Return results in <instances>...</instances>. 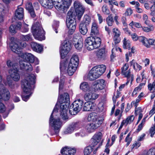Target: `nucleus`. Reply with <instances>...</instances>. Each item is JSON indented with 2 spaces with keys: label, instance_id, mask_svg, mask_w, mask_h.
Listing matches in <instances>:
<instances>
[{
  "label": "nucleus",
  "instance_id": "nucleus-32",
  "mask_svg": "<svg viewBox=\"0 0 155 155\" xmlns=\"http://www.w3.org/2000/svg\"><path fill=\"white\" fill-rule=\"evenodd\" d=\"M134 116L133 115H130L127 117L126 120H123L124 123H125V126H127L128 124H130L134 121Z\"/></svg>",
  "mask_w": 155,
  "mask_h": 155
},
{
  "label": "nucleus",
  "instance_id": "nucleus-46",
  "mask_svg": "<svg viewBox=\"0 0 155 155\" xmlns=\"http://www.w3.org/2000/svg\"><path fill=\"white\" fill-rule=\"evenodd\" d=\"M91 145L93 147H94L96 145H97L98 143L100 142H98L97 140H96L95 139L93 138V137H92V138L91 139Z\"/></svg>",
  "mask_w": 155,
  "mask_h": 155
},
{
  "label": "nucleus",
  "instance_id": "nucleus-50",
  "mask_svg": "<svg viewBox=\"0 0 155 155\" xmlns=\"http://www.w3.org/2000/svg\"><path fill=\"white\" fill-rule=\"evenodd\" d=\"M59 23L57 22H54L52 25L53 28L56 33H58L57 29L59 27Z\"/></svg>",
  "mask_w": 155,
  "mask_h": 155
},
{
  "label": "nucleus",
  "instance_id": "nucleus-58",
  "mask_svg": "<svg viewBox=\"0 0 155 155\" xmlns=\"http://www.w3.org/2000/svg\"><path fill=\"white\" fill-rule=\"evenodd\" d=\"M127 19L125 17L123 16L121 18V21L124 27H127V24L126 23Z\"/></svg>",
  "mask_w": 155,
  "mask_h": 155
},
{
  "label": "nucleus",
  "instance_id": "nucleus-26",
  "mask_svg": "<svg viewBox=\"0 0 155 155\" xmlns=\"http://www.w3.org/2000/svg\"><path fill=\"white\" fill-rule=\"evenodd\" d=\"M89 27L87 26L80 23L79 27L80 32L83 35H85L87 33Z\"/></svg>",
  "mask_w": 155,
  "mask_h": 155
},
{
  "label": "nucleus",
  "instance_id": "nucleus-27",
  "mask_svg": "<svg viewBox=\"0 0 155 155\" xmlns=\"http://www.w3.org/2000/svg\"><path fill=\"white\" fill-rule=\"evenodd\" d=\"M80 89L83 91L86 92L90 91V88L88 83L86 82H84L81 83L80 86Z\"/></svg>",
  "mask_w": 155,
  "mask_h": 155
},
{
  "label": "nucleus",
  "instance_id": "nucleus-62",
  "mask_svg": "<svg viewBox=\"0 0 155 155\" xmlns=\"http://www.w3.org/2000/svg\"><path fill=\"white\" fill-rule=\"evenodd\" d=\"M31 35L30 34H28L26 35L23 36V39L24 41H28L31 38Z\"/></svg>",
  "mask_w": 155,
  "mask_h": 155
},
{
  "label": "nucleus",
  "instance_id": "nucleus-36",
  "mask_svg": "<svg viewBox=\"0 0 155 155\" xmlns=\"http://www.w3.org/2000/svg\"><path fill=\"white\" fill-rule=\"evenodd\" d=\"M93 147L91 145L86 147L84 150V155H89L92 152Z\"/></svg>",
  "mask_w": 155,
  "mask_h": 155
},
{
  "label": "nucleus",
  "instance_id": "nucleus-21",
  "mask_svg": "<svg viewBox=\"0 0 155 155\" xmlns=\"http://www.w3.org/2000/svg\"><path fill=\"white\" fill-rule=\"evenodd\" d=\"M10 97V93L8 89L6 88L3 89L2 94H0V101L2 102V100L5 101H8Z\"/></svg>",
  "mask_w": 155,
  "mask_h": 155
},
{
  "label": "nucleus",
  "instance_id": "nucleus-29",
  "mask_svg": "<svg viewBox=\"0 0 155 155\" xmlns=\"http://www.w3.org/2000/svg\"><path fill=\"white\" fill-rule=\"evenodd\" d=\"M11 48L12 51L16 53H18L19 51V50L22 49L21 47L15 42L12 44Z\"/></svg>",
  "mask_w": 155,
  "mask_h": 155
},
{
  "label": "nucleus",
  "instance_id": "nucleus-30",
  "mask_svg": "<svg viewBox=\"0 0 155 155\" xmlns=\"http://www.w3.org/2000/svg\"><path fill=\"white\" fill-rule=\"evenodd\" d=\"M61 74H64V71H67L69 76L72 75L76 71L77 68H60Z\"/></svg>",
  "mask_w": 155,
  "mask_h": 155
},
{
  "label": "nucleus",
  "instance_id": "nucleus-41",
  "mask_svg": "<svg viewBox=\"0 0 155 155\" xmlns=\"http://www.w3.org/2000/svg\"><path fill=\"white\" fill-rule=\"evenodd\" d=\"M68 63V60L66 59V60L62 61L60 63V68H67V66Z\"/></svg>",
  "mask_w": 155,
  "mask_h": 155
},
{
  "label": "nucleus",
  "instance_id": "nucleus-9",
  "mask_svg": "<svg viewBox=\"0 0 155 155\" xmlns=\"http://www.w3.org/2000/svg\"><path fill=\"white\" fill-rule=\"evenodd\" d=\"M71 41L68 39L65 40L61 44L60 48V53L61 58L64 59L69 52L72 48Z\"/></svg>",
  "mask_w": 155,
  "mask_h": 155
},
{
  "label": "nucleus",
  "instance_id": "nucleus-33",
  "mask_svg": "<svg viewBox=\"0 0 155 155\" xmlns=\"http://www.w3.org/2000/svg\"><path fill=\"white\" fill-rule=\"evenodd\" d=\"M123 48L124 49H128L130 50V44L128 40L127 41V39L124 38L123 41Z\"/></svg>",
  "mask_w": 155,
  "mask_h": 155
},
{
  "label": "nucleus",
  "instance_id": "nucleus-64",
  "mask_svg": "<svg viewBox=\"0 0 155 155\" xmlns=\"http://www.w3.org/2000/svg\"><path fill=\"white\" fill-rule=\"evenodd\" d=\"M131 36L132 39L134 41H136L138 40V37L136 33H134L131 35Z\"/></svg>",
  "mask_w": 155,
  "mask_h": 155
},
{
  "label": "nucleus",
  "instance_id": "nucleus-1",
  "mask_svg": "<svg viewBox=\"0 0 155 155\" xmlns=\"http://www.w3.org/2000/svg\"><path fill=\"white\" fill-rule=\"evenodd\" d=\"M32 71V68H27L26 71L25 78L22 81L21 87L24 92L26 94H30L27 95H22V100L27 101L29 99L31 94L32 90L35 88V83L36 75L34 74H28L29 71Z\"/></svg>",
  "mask_w": 155,
  "mask_h": 155
},
{
  "label": "nucleus",
  "instance_id": "nucleus-6",
  "mask_svg": "<svg viewBox=\"0 0 155 155\" xmlns=\"http://www.w3.org/2000/svg\"><path fill=\"white\" fill-rule=\"evenodd\" d=\"M77 16L74 8L71 7L68 11L66 16V24L69 29L68 33L72 35L76 28Z\"/></svg>",
  "mask_w": 155,
  "mask_h": 155
},
{
  "label": "nucleus",
  "instance_id": "nucleus-22",
  "mask_svg": "<svg viewBox=\"0 0 155 155\" xmlns=\"http://www.w3.org/2000/svg\"><path fill=\"white\" fill-rule=\"evenodd\" d=\"M32 50L38 53L41 52L43 49L42 46L35 42H32L30 43Z\"/></svg>",
  "mask_w": 155,
  "mask_h": 155
},
{
  "label": "nucleus",
  "instance_id": "nucleus-10",
  "mask_svg": "<svg viewBox=\"0 0 155 155\" xmlns=\"http://www.w3.org/2000/svg\"><path fill=\"white\" fill-rule=\"evenodd\" d=\"M106 68H91L87 75L90 81H94L99 78L105 71Z\"/></svg>",
  "mask_w": 155,
  "mask_h": 155
},
{
  "label": "nucleus",
  "instance_id": "nucleus-4",
  "mask_svg": "<svg viewBox=\"0 0 155 155\" xmlns=\"http://www.w3.org/2000/svg\"><path fill=\"white\" fill-rule=\"evenodd\" d=\"M60 105V114L62 118L64 120H67L68 119L67 116V112L69 108L68 101L69 97L68 94L65 93L61 96L59 99Z\"/></svg>",
  "mask_w": 155,
  "mask_h": 155
},
{
  "label": "nucleus",
  "instance_id": "nucleus-23",
  "mask_svg": "<svg viewBox=\"0 0 155 155\" xmlns=\"http://www.w3.org/2000/svg\"><path fill=\"white\" fill-rule=\"evenodd\" d=\"M15 16L16 19L22 20L24 16V9L20 7L17 8L15 11Z\"/></svg>",
  "mask_w": 155,
  "mask_h": 155
},
{
  "label": "nucleus",
  "instance_id": "nucleus-44",
  "mask_svg": "<svg viewBox=\"0 0 155 155\" xmlns=\"http://www.w3.org/2000/svg\"><path fill=\"white\" fill-rule=\"evenodd\" d=\"M74 130L71 125L66 129V130L64 132V133L65 134H71L73 132Z\"/></svg>",
  "mask_w": 155,
  "mask_h": 155
},
{
  "label": "nucleus",
  "instance_id": "nucleus-35",
  "mask_svg": "<svg viewBox=\"0 0 155 155\" xmlns=\"http://www.w3.org/2000/svg\"><path fill=\"white\" fill-rule=\"evenodd\" d=\"M79 62L75 61H71L70 60L67 68H77Z\"/></svg>",
  "mask_w": 155,
  "mask_h": 155
},
{
  "label": "nucleus",
  "instance_id": "nucleus-49",
  "mask_svg": "<svg viewBox=\"0 0 155 155\" xmlns=\"http://www.w3.org/2000/svg\"><path fill=\"white\" fill-rule=\"evenodd\" d=\"M146 82V80H145L144 81H143V82L140 83L138 87H136L137 88V90H138V91H140L141 90L142 88L145 85Z\"/></svg>",
  "mask_w": 155,
  "mask_h": 155
},
{
  "label": "nucleus",
  "instance_id": "nucleus-19",
  "mask_svg": "<svg viewBox=\"0 0 155 155\" xmlns=\"http://www.w3.org/2000/svg\"><path fill=\"white\" fill-rule=\"evenodd\" d=\"M11 77L15 81H18L20 78L17 68H11L9 71Z\"/></svg>",
  "mask_w": 155,
  "mask_h": 155
},
{
  "label": "nucleus",
  "instance_id": "nucleus-8",
  "mask_svg": "<svg viewBox=\"0 0 155 155\" xmlns=\"http://www.w3.org/2000/svg\"><path fill=\"white\" fill-rule=\"evenodd\" d=\"M58 10L65 13L71 4L72 0H50Z\"/></svg>",
  "mask_w": 155,
  "mask_h": 155
},
{
  "label": "nucleus",
  "instance_id": "nucleus-12",
  "mask_svg": "<svg viewBox=\"0 0 155 155\" xmlns=\"http://www.w3.org/2000/svg\"><path fill=\"white\" fill-rule=\"evenodd\" d=\"M83 101L80 99L75 101L69 107V112L72 115L76 114L82 107Z\"/></svg>",
  "mask_w": 155,
  "mask_h": 155
},
{
  "label": "nucleus",
  "instance_id": "nucleus-34",
  "mask_svg": "<svg viewBox=\"0 0 155 155\" xmlns=\"http://www.w3.org/2000/svg\"><path fill=\"white\" fill-rule=\"evenodd\" d=\"M106 21L107 24L109 26H111L112 25L114 21L112 14H110L108 15L106 18Z\"/></svg>",
  "mask_w": 155,
  "mask_h": 155
},
{
  "label": "nucleus",
  "instance_id": "nucleus-55",
  "mask_svg": "<svg viewBox=\"0 0 155 155\" xmlns=\"http://www.w3.org/2000/svg\"><path fill=\"white\" fill-rule=\"evenodd\" d=\"M95 114L94 113V114L93 116V119H92V121L93 122V123H97L99 120H98V116L96 115H95Z\"/></svg>",
  "mask_w": 155,
  "mask_h": 155
},
{
  "label": "nucleus",
  "instance_id": "nucleus-17",
  "mask_svg": "<svg viewBox=\"0 0 155 155\" xmlns=\"http://www.w3.org/2000/svg\"><path fill=\"white\" fill-rule=\"evenodd\" d=\"M91 91H88V93H86L84 95V99L87 101H92L97 99L98 97V95L93 92L92 89Z\"/></svg>",
  "mask_w": 155,
  "mask_h": 155
},
{
  "label": "nucleus",
  "instance_id": "nucleus-59",
  "mask_svg": "<svg viewBox=\"0 0 155 155\" xmlns=\"http://www.w3.org/2000/svg\"><path fill=\"white\" fill-rule=\"evenodd\" d=\"M114 41L115 44H116L119 43L120 41V37L114 36Z\"/></svg>",
  "mask_w": 155,
  "mask_h": 155
},
{
  "label": "nucleus",
  "instance_id": "nucleus-53",
  "mask_svg": "<svg viewBox=\"0 0 155 155\" xmlns=\"http://www.w3.org/2000/svg\"><path fill=\"white\" fill-rule=\"evenodd\" d=\"M135 106L136 108L135 109V115L137 116L138 114L141 113H140L142 112V109L140 107L137 108V106L136 104H135Z\"/></svg>",
  "mask_w": 155,
  "mask_h": 155
},
{
  "label": "nucleus",
  "instance_id": "nucleus-56",
  "mask_svg": "<svg viewBox=\"0 0 155 155\" xmlns=\"http://www.w3.org/2000/svg\"><path fill=\"white\" fill-rule=\"evenodd\" d=\"M28 12L30 14L31 17L32 18H34L36 16L34 9Z\"/></svg>",
  "mask_w": 155,
  "mask_h": 155
},
{
  "label": "nucleus",
  "instance_id": "nucleus-25",
  "mask_svg": "<svg viewBox=\"0 0 155 155\" xmlns=\"http://www.w3.org/2000/svg\"><path fill=\"white\" fill-rule=\"evenodd\" d=\"M94 107V104L91 102H86L84 104V110L85 111H91Z\"/></svg>",
  "mask_w": 155,
  "mask_h": 155
},
{
  "label": "nucleus",
  "instance_id": "nucleus-13",
  "mask_svg": "<svg viewBox=\"0 0 155 155\" xmlns=\"http://www.w3.org/2000/svg\"><path fill=\"white\" fill-rule=\"evenodd\" d=\"M74 9L75 12L78 19L80 20L85 11V8L78 1H75L74 3Z\"/></svg>",
  "mask_w": 155,
  "mask_h": 155
},
{
  "label": "nucleus",
  "instance_id": "nucleus-11",
  "mask_svg": "<svg viewBox=\"0 0 155 155\" xmlns=\"http://www.w3.org/2000/svg\"><path fill=\"white\" fill-rule=\"evenodd\" d=\"M22 24L21 22H18L15 24H12L11 25L9 28L10 32L16 33L18 30H21L23 32H26L28 31V25L25 23L21 27Z\"/></svg>",
  "mask_w": 155,
  "mask_h": 155
},
{
  "label": "nucleus",
  "instance_id": "nucleus-2",
  "mask_svg": "<svg viewBox=\"0 0 155 155\" xmlns=\"http://www.w3.org/2000/svg\"><path fill=\"white\" fill-rule=\"evenodd\" d=\"M99 34L98 26L95 22L92 23L91 32V36L88 37L85 41V46L89 51H91L99 47L101 44V38L96 36Z\"/></svg>",
  "mask_w": 155,
  "mask_h": 155
},
{
  "label": "nucleus",
  "instance_id": "nucleus-3",
  "mask_svg": "<svg viewBox=\"0 0 155 155\" xmlns=\"http://www.w3.org/2000/svg\"><path fill=\"white\" fill-rule=\"evenodd\" d=\"M22 58L24 61L20 60L19 62L11 61L8 60L7 61V64L9 67L12 68H27L28 66H32L33 62L34 61L35 57L34 55L31 53H23Z\"/></svg>",
  "mask_w": 155,
  "mask_h": 155
},
{
  "label": "nucleus",
  "instance_id": "nucleus-48",
  "mask_svg": "<svg viewBox=\"0 0 155 155\" xmlns=\"http://www.w3.org/2000/svg\"><path fill=\"white\" fill-rule=\"evenodd\" d=\"M113 33L115 34L114 36L120 37V33L118 29L117 28H114L113 29Z\"/></svg>",
  "mask_w": 155,
  "mask_h": 155
},
{
  "label": "nucleus",
  "instance_id": "nucleus-7",
  "mask_svg": "<svg viewBox=\"0 0 155 155\" xmlns=\"http://www.w3.org/2000/svg\"><path fill=\"white\" fill-rule=\"evenodd\" d=\"M31 29L35 39L39 41H42L45 39V31L39 21L34 23L32 26Z\"/></svg>",
  "mask_w": 155,
  "mask_h": 155
},
{
  "label": "nucleus",
  "instance_id": "nucleus-45",
  "mask_svg": "<svg viewBox=\"0 0 155 155\" xmlns=\"http://www.w3.org/2000/svg\"><path fill=\"white\" fill-rule=\"evenodd\" d=\"M150 134V136L151 137H153L155 134V125L154 124L153 126L149 130Z\"/></svg>",
  "mask_w": 155,
  "mask_h": 155
},
{
  "label": "nucleus",
  "instance_id": "nucleus-61",
  "mask_svg": "<svg viewBox=\"0 0 155 155\" xmlns=\"http://www.w3.org/2000/svg\"><path fill=\"white\" fill-rule=\"evenodd\" d=\"M70 60H71V61H75L79 62V60L78 55H73L72 57L71 58Z\"/></svg>",
  "mask_w": 155,
  "mask_h": 155
},
{
  "label": "nucleus",
  "instance_id": "nucleus-51",
  "mask_svg": "<svg viewBox=\"0 0 155 155\" xmlns=\"http://www.w3.org/2000/svg\"><path fill=\"white\" fill-rule=\"evenodd\" d=\"M147 155H155V148L150 149L147 152Z\"/></svg>",
  "mask_w": 155,
  "mask_h": 155
},
{
  "label": "nucleus",
  "instance_id": "nucleus-47",
  "mask_svg": "<svg viewBox=\"0 0 155 155\" xmlns=\"http://www.w3.org/2000/svg\"><path fill=\"white\" fill-rule=\"evenodd\" d=\"M140 145L141 143L140 142H136L132 145L131 148V149H137L140 146Z\"/></svg>",
  "mask_w": 155,
  "mask_h": 155
},
{
  "label": "nucleus",
  "instance_id": "nucleus-52",
  "mask_svg": "<svg viewBox=\"0 0 155 155\" xmlns=\"http://www.w3.org/2000/svg\"><path fill=\"white\" fill-rule=\"evenodd\" d=\"M6 110V108L4 105L0 101V113H3Z\"/></svg>",
  "mask_w": 155,
  "mask_h": 155
},
{
  "label": "nucleus",
  "instance_id": "nucleus-5",
  "mask_svg": "<svg viewBox=\"0 0 155 155\" xmlns=\"http://www.w3.org/2000/svg\"><path fill=\"white\" fill-rule=\"evenodd\" d=\"M58 107H59V105L57 104L53 110L49 120L50 125L53 128L54 131V132H52L51 130H49V132L51 135L58 134L62 125L60 119L55 116L54 117L53 115L55 112L58 111Z\"/></svg>",
  "mask_w": 155,
  "mask_h": 155
},
{
  "label": "nucleus",
  "instance_id": "nucleus-54",
  "mask_svg": "<svg viewBox=\"0 0 155 155\" xmlns=\"http://www.w3.org/2000/svg\"><path fill=\"white\" fill-rule=\"evenodd\" d=\"M153 39H150L148 40L147 38L146 40V45H147L149 46V47H150V45H153Z\"/></svg>",
  "mask_w": 155,
  "mask_h": 155
},
{
  "label": "nucleus",
  "instance_id": "nucleus-31",
  "mask_svg": "<svg viewBox=\"0 0 155 155\" xmlns=\"http://www.w3.org/2000/svg\"><path fill=\"white\" fill-rule=\"evenodd\" d=\"M74 44L75 48L77 49L80 51L81 50L83 46V42L81 39L80 40H78L76 43H74Z\"/></svg>",
  "mask_w": 155,
  "mask_h": 155
},
{
  "label": "nucleus",
  "instance_id": "nucleus-15",
  "mask_svg": "<svg viewBox=\"0 0 155 155\" xmlns=\"http://www.w3.org/2000/svg\"><path fill=\"white\" fill-rule=\"evenodd\" d=\"M105 81L103 79H99L95 81L92 89L94 91L96 92L98 90H101L104 89L105 85Z\"/></svg>",
  "mask_w": 155,
  "mask_h": 155
},
{
  "label": "nucleus",
  "instance_id": "nucleus-63",
  "mask_svg": "<svg viewBox=\"0 0 155 155\" xmlns=\"http://www.w3.org/2000/svg\"><path fill=\"white\" fill-rule=\"evenodd\" d=\"M155 113V105L153 106L152 109L150 111L149 114L150 115L151 117Z\"/></svg>",
  "mask_w": 155,
  "mask_h": 155
},
{
  "label": "nucleus",
  "instance_id": "nucleus-24",
  "mask_svg": "<svg viewBox=\"0 0 155 155\" xmlns=\"http://www.w3.org/2000/svg\"><path fill=\"white\" fill-rule=\"evenodd\" d=\"M39 3L45 8L51 9L53 8V4L51 3L50 0H38Z\"/></svg>",
  "mask_w": 155,
  "mask_h": 155
},
{
  "label": "nucleus",
  "instance_id": "nucleus-60",
  "mask_svg": "<svg viewBox=\"0 0 155 155\" xmlns=\"http://www.w3.org/2000/svg\"><path fill=\"white\" fill-rule=\"evenodd\" d=\"M133 13V11L131 9L129 8H127L126 10V12H125V14L126 15L127 14V16L131 15Z\"/></svg>",
  "mask_w": 155,
  "mask_h": 155
},
{
  "label": "nucleus",
  "instance_id": "nucleus-37",
  "mask_svg": "<svg viewBox=\"0 0 155 155\" xmlns=\"http://www.w3.org/2000/svg\"><path fill=\"white\" fill-rule=\"evenodd\" d=\"M102 137V134L100 132L96 133L93 137V138L100 142Z\"/></svg>",
  "mask_w": 155,
  "mask_h": 155
},
{
  "label": "nucleus",
  "instance_id": "nucleus-38",
  "mask_svg": "<svg viewBox=\"0 0 155 155\" xmlns=\"http://www.w3.org/2000/svg\"><path fill=\"white\" fill-rule=\"evenodd\" d=\"M102 11L103 13L104 14L108 15L110 14V10L108 9L106 5H103L102 8Z\"/></svg>",
  "mask_w": 155,
  "mask_h": 155
},
{
  "label": "nucleus",
  "instance_id": "nucleus-28",
  "mask_svg": "<svg viewBox=\"0 0 155 155\" xmlns=\"http://www.w3.org/2000/svg\"><path fill=\"white\" fill-rule=\"evenodd\" d=\"M91 18L87 15L84 16L83 20L80 23L86 25L89 27V25L91 22Z\"/></svg>",
  "mask_w": 155,
  "mask_h": 155
},
{
  "label": "nucleus",
  "instance_id": "nucleus-39",
  "mask_svg": "<svg viewBox=\"0 0 155 155\" xmlns=\"http://www.w3.org/2000/svg\"><path fill=\"white\" fill-rule=\"evenodd\" d=\"M138 40L139 41L142 42L143 43V44L145 46L149 48V46L147 45H146V40L147 38L145 37L142 36L138 37Z\"/></svg>",
  "mask_w": 155,
  "mask_h": 155
},
{
  "label": "nucleus",
  "instance_id": "nucleus-40",
  "mask_svg": "<svg viewBox=\"0 0 155 155\" xmlns=\"http://www.w3.org/2000/svg\"><path fill=\"white\" fill-rule=\"evenodd\" d=\"M71 125L74 130H78L81 126V123L79 122L73 123Z\"/></svg>",
  "mask_w": 155,
  "mask_h": 155
},
{
  "label": "nucleus",
  "instance_id": "nucleus-16",
  "mask_svg": "<svg viewBox=\"0 0 155 155\" xmlns=\"http://www.w3.org/2000/svg\"><path fill=\"white\" fill-rule=\"evenodd\" d=\"M130 69L129 68H122L121 74L124 75L125 77L127 78V81L126 83V85H127L129 82H130L131 84L134 79V75L130 74Z\"/></svg>",
  "mask_w": 155,
  "mask_h": 155
},
{
  "label": "nucleus",
  "instance_id": "nucleus-20",
  "mask_svg": "<svg viewBox=\"0 0 155 155\" xmlns=\"http://www.w3.org/2000/svg\"><path fill=\"white\" fill-rule=\"evenodd\" d=\"M105 50V48L103 47L97 51L96 55L100 60L105 59L107 56V51Z\"/></svg>",
  "mask_w": 155,
  "mask_h": 155
},
{
  "label": "nucleus",
  "instance_id": "nucleus-42",
  "mask_svg": "<svg viewBox=\"0 0 155 155\" xmlns=\"http://www.w3.org/2000/svg\"><path fill=\"white\" fill-rule=\"evenodd\" d=\"M25 8L28 12L34 9L32 3L29 2L26 4L25 6Z\"/></svg>",
  "mask_w": 155,
  "mask_h": 155
},
{
  "label": "nucleus",
  "instance_id": "nucleus-57",
  "mask_svg": "<svg viewBox=\"0 0 155 155\" xmlns=\"http://www.w3.org/2000/svg\"><path fill=\"white\" fill-rule=\"evenodd\" d=\"M33 64H32V66H28L27 68H33L34 67H35L34 66L35 65H36L39 64V61L38 60L37 58L34 59V61L33 62Z\"/></svg>",
  "mask_w": 155,
  "mask_h": 155
},
{
  "label": "nucleus",
  "instance_id": "nucleus-14",
  "mask_svg": "<svg viewBox=\"0 0 155 155\" xmlns=\"http://www.w3.org/2000/svg\"><path fill=\"white\" fill-rule=\"evenodd\" d=\"M103 120V119H101L98 120L97 123H92L87 124L86 127L87 131L89 133L94 132L99 126L102 123Z\"/></svg>",
  "mask_w": 155,
  "mask_h": 155
},
{
  "label": "nucleus",
  "instance_id": "nucleus-18",
  "mask_svg": "<svg viewBox=\"0 0 155 155\" xmlns=\"http://www.w3.org/2000/svg\"><path fill=\"white\" fill-rule=\"evenodd\" d=\"M75 149L72 148L67 147L63 148L61 150L62 155H74L76 153Z\"/></svg>",
  "mask_w": 155,
  "mask_h": 155
},
{
  "label": "nucleus",
  "instance_id": "nucleus-43",
  "mask_svg": "<svg viewBox=\"0 0 155 155\" xmlns=\"http://www.w3.org/2000/svg\"><path fill=\"white\" fill-rule=\"evenodd\" d=\"M148 89L149 91H151L155 90V81L151 83H149L148 85Z\"/></svg>",
  "mask_w": 155,
  "mask_h": 155
}]
</instances>
